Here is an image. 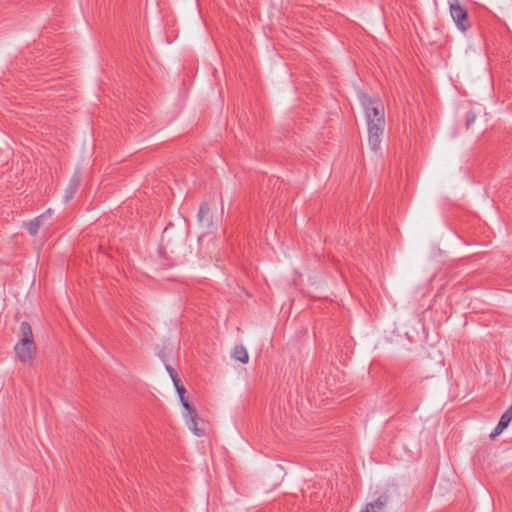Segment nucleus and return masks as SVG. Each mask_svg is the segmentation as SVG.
<instances>
[{
	"label": "nucleus",
	"mask_w": 512,
	"mask_h": 512,
	"mask_svg": "<svg viewBox=\"0 0 512 512\" xmlns=\"http://www.w3.org/2000/svg\"><path fill=\"white\" fill-rule=\"evenodd\" d=\"M368 128V145L373 151H377L380 147L382 136L385 129V122L367 123Z\"/></svg>",
	"instance_id": "5"
},
{
	"label": "nucleus",
	"mask_w": 512,
	"mask_h": 512,
	"mask_svg": "<svg viewBox=\"0 0 512 512\" xmlns=\"http://www.w3.org/2000/svg\"><path fill=\"white\" fill-rule=\"evenodd\" d=\"M166 370L169 373V375L173 381V384H174L176 391L179 395L180 401H181L183 407L186 409L188 416H197L196 410L185 398L186 389L181 384V380H180L177 372L175 371V369L173 367H171L170 365L166 364Z\"/></svg>",
	"instance_id": "4"
},
{
	"label": "nucleus",
	"mask_w": 512,
	"mask_h": 512,
	"mask_svg": "<svg viewBox=\"0 0 512 512\" xmlns=\"http://www.w3.org/2000/svg\"><path fill=\"white\" fill-rule=\"evenodd\" d=\"M18 342L14 346L15 353L23 364H31L33 361L37 347L30 324L26 321L22 322L19 327Z\"/></svg>",
	"instance_id": "1"
},
{
	"label": "nucleus",
	"mask_w": 512,
	"mask_h": 512,
	"mask_svg": "<svg viewBox=\"0 0 512 512\" xmlns=\"http://www.w3.org/2000/svg\"><path fill=\"white\" fill-rule=\"evenodd\" d=\"M476 119V115L475 113L469 111L467 114H466V118H465V125H466V128L469 129L472 124L474 123Z\"/></svg>",
	"instance_id": "13"
},
{
	"label": "nucleus",
	"mask_w": 512,
	"mask_h": 512,
	"mask_svg": "<svg viewBox=\"0 0 512 512\" xmlns=\"http://www.w3.org/2000/svg\"><path fill=\"white\" fill-rule=\"evenodd\" d=\"M389 502V496L386 494L380 495L373 502H369L366 504L365 508L361 510V512H379L384 509V507Z\"/></svg>",
	"instance_id": "8"
},
{
	"label": "nucleus",
	"mask_w": 512,
	"mask_h": 512,
	"mask_svg": "<svg viewBox=\"0 0 512 512\" xmlns=\"http://www.w3.org/2000/svg\"><path fill=\"white\" fill-rule=\"evenodd\" d=\"M79 184H80V177L79 176L72 177V179L70 180V183L65 191V195H64L65 202H69L74 197V195L79 187Z\"/></svg>",
	"instance_id": "9"
},
{
	"label": "nucleus",
	"mask_w": 512,
	"mask_h": 512,
	"mask_svg": "<svg viewBox=\"0 0 512 512\" xmlns=\"http://www.w3.org/2000/svg\"><path fill=\"white\" fill-rule=\"evenodd\" d=\"M362 105L365 109L367 123L385 122L383 105L370 97L364 96Z\"/></svg>",
	"instance_id": "3"
},
{
	"label": "nucleus",
	"mask_w": 512,
	"mask_h": 512,
	"mask_svg": "<svg viewBox=\"0 0 512 512\" xmlns=\"http://www.w3.org/2000/svg\"><path fill=\"white\" fill-rule=\"evenodd\" d=\"M51 219V210L48 209L45 213L37 216L33 220L24 223V226L28 230L29 234L32 236L37 235L41 226L46 224L48 220Z\"/></svg>",
	"instance_id": "6"
},
{
	"label": "nucleus",
	"mask_w": 512,
	"mask_h": 512,
	"mask_svg": "<svg viewBox=\"0 0 512 512\" xmlns=\"http://www.w3.org/2000/svg\"><path fill=\"white\" fill-rule=\"evenodd\" d=\"M511 420L512 418H500L498 425L490 433L489 438L495 440L508 427Z\"/></svg>",
	"instance_id": "10"
},
{
	"label": "nucleus",
	"mask_w": 512,
	"mask_h": 512,
	"mask_svg": "<svg viewBox=\"0 0 512 512\" xmlns=\"http://www.w3.org/2000/svg\"><path fill=\"white\" fill-rule=\"evenodd\" d=\"M209 215H210V208L207 203H203L200 205L199 212H198V220L200 222L203 221H209Z\"/></svg>",
	"instance_id": "12"
},
{
	"label": "nucleus",
	"mask_w": 512,
	"mask_h": 512,
	"mask_svg": "<svg viewBox=\"0 0 512 512\" xmlns=\"http://www.w3.org/2000/svg\"><path fill=\"white\" fill-rule=\"evenodd\" d=\"M502 416H512V405L502 414Z\"/></svg>",
	"instance_id": "14"
},
{
	"label": "nucleus",
	"mask_w": 512,
	"mask_h": 512,
	"mask_svg": "<svg viewBox=\"0 0 512 512\" xmlns=\"http://www.w3.org/2000/svg\"><path fill=\"white\" fill-rule=\"evenodd\" d=\"M450 15L456 27L466 32L470 29L471 23L468 18L467 10L460 4L459 0H448Z\"/></svg>",
	"instance_id": "2"
},
{
	"label": "nucleus",
	"mask_w": 512,
	"mask_h": 512,
	"mask_svg": "<svg viewBox=\"0 0 512 512\" xmlns=\"http://www.w3.org/2000/svg\"><path fill=\"white\" fill-rule=\"evenodd\" d=\"M232 357L241 362V363H247L249 360L248 352L243 346H236L233 350Z\"/></svg>",
	"instance_id": "11"
},
{
	"label": "nucleus",
	"mask_w": 512,
	"mask_h": 512,
	"mask_svg": "<svg viewBox=\"0 0 512 512\" xmlns=\"http://www.w3.org/2000/svg\"><path fill=\"white\" fill-rule=\"evenodd\" d=\"M186 425L196 436L205 435L209 428L205 418H186Z\"/></svg>",
	"instance_id": "7"
}]
</instances>
